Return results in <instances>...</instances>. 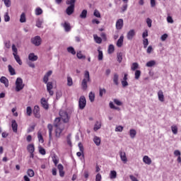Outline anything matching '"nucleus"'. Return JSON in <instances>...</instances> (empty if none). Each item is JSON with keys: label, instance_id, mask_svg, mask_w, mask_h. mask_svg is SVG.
<instances>
[{"label": "nucleus", "instance_id": "1", "mask_svg": "<svg viewBox=\"0 0 181 181\" xmlns=\"http://www.w3.org/2000/svg\"><path fill=\"white\" fill-rule=\"evenodd\" d=\"M59 114L60 117H57L54 121V127L57 128L55 130V136L57 138H60V135L64 129V124H67L70 121V115H71V113L64 110H60ZM60 118L62 119L63 122Z\"/></svg>", "mask_w": 181, "mask_h": 181}, {"label": "nucleus", "instance_id": "2", "mask_svg": "<svg viewBox=\"0 0 181 181\" xmlns=\"http://www.w3.org/2000/svg\"><path fill=\"white\" fill-rule=\"evenodd\" d=\"M76 2L77 0H66V5H69L66 9V13L70 16V15H73L74 13V8L76 6Z\"/></svg>", "mask_w": 181, "mask_h": 181}, {"label": "nucleus", "instance_id": "3", "mask_svg": "<svg viewBox=\"0 0 181 181\" xmlns=\"http://www.w3.org/2000/svg\"><path fill=\"white\" fill-rule=\"evenodd\" d=\"M90 80V72H88V71H86L84 74V78L81 83V87L83 90H87V83H88Z\"/></svg>", "mask_w": 181, "mask_h": 181}, {"label": "nucleus", "instance_id": "4", "mask_svg": "<svg viewBox=\"0 0 181 181\" xmlns=\"http://www.w3.org/2000/svg\"><path fill=\"white\" fill-rule=\"evenodd\" d=\"M23 87H25V85H23V80H22L21 78H17L16 81V91L19 93L21 90H23Z\"/></svg>", "mask_w": 181, "mask_h": 181}, {"label": "nucleus", "instance_id": "5", "mask_svg": "<svg viewBox=\"0 0 181 181\" xmlns=\"http://www.w3.org/2000/svg\"><path fill=\"white\" fill-rule=\"evenodd\" d=\"M86 104L87 101L86 100V97L81 96L78 101L79 110H84V108H86Z\"/></svg>", "mask_w": 181, "mask_h": 181}, {"label": "nucleus", "instance_id": "6", "mask_svg": "<svg viewBox=\"0 0 181 181\" xmlns=\"http://www.w3.org/2000/svg\"><path fill=\"white\" fill-rule=\"evenodd\" d=\"M31 43L35 46H40V45H42V38L40 36L37 35L31 38Z\"/></svg>", "mask_w": 181, "mask_h": 181}, {"label": "nucleus", "instance_id": "7", "mask_svg": "<svg viewBox=\"0 0 181 181\" xmlns=\"http://www.w3.org/2000/svg\"><path fill=\"white\" fill-rule=\"evenodd\" d=\"M124 26V20L122 18H119L116 22V28L118 30H120V29H122V27Z\"/></svg>", "mask_w": 181, "mask_h": 181}, {"label": "nucleus", "instance_id": "8", "mask_svg": "<svg viewBox=\"0 0 181 181\" xmlns=\"http://www.w3.org/2000/svg\"><path fill=\"white\" fill-rule=\"evenodd\" d=\"M33 114L36 118H40V109L39 106L35 105L33 110Z\"/></svg>", "mask_w": 181, "mask_h": 181}, {"label": "nucleus", "instance_id": "9", "mask_svg": "<svg viewBox=\"0 0 181 181\" xmlns=\"http://www.w3.org/2000/svg\"><path fill=\"white\" fill-rule=\"evenodd\" d=\"M40 103L44 110H49V103H47V100H46V98H42Z\"/></svg>", "mask_w": 181, "mask_h": 181}, {"label": "nucleus", "instance_id": "10", "mask_svg": "<svg viewBox=\"0 0 181 181\" xmlns=\"http://www.w3.org/2000/svg\"><path fill=\"white\" fill-rule=\"evenodd\" d=\"M63 26L65 32H70L71 30V25H70V23L64 22V23L61 24Z\"/></svg>", "mask_w": 181, "mask_h": 181}, {"label": "nucleus", "instance_id": "11", "mask_svg": "<svg viewBox=\"0 0 181 181\" xmlns=\"http://www.w3.org/2000/svg\"><path fill=\"white\" fill-rule=\"evenodd\" d=\"M134 36H135V30H131L127 33V37L128 40H132Z\"/></svg>", "mask_w": 181, "mask_h": 181}, {"label": "nucleus", "instance_id": "12", "mask_svg": "<svg viewBox=\"0 0 181 181\" xmlns=\"http://www.w3.org/2000/svg\"><path fill=\"white\" fill-rule=\"evenodd\" d=\"M119 155L121 160L124 162V163H127V162H128V159L127 158V154L125 152L120 151Z\"/></svg>", "mask_w": 181, "mask_h": 181}, {"label": "nucleus", "instance_id": "13", "mask_svg": "<svg viewBox=\"0 0 181 181\" xmlns=\"http://www.w3.org/2000/svg\"><path fill=\"white\" fill-rule=\"evenodd\" d=\"M0 82L4 84L5 87H9V81L5 76H1L0 78Z\"/></svg>", "mask_w": 181, "mask_h": 181}, {"label": "nucleus", "instance_id": "14", "mask_svg": "<svg viewBox=\"0 0 181 181\" xmlns=\"http://www.w3.org/2000/svg\"><path fill=\"white\" fill-rule=\"evenodd\" d=\"M11 128L14 132H18V123L16 120L13 119L11 121Z\"/></svg>", "mask_w": 181, "mask_h": 181}, {"label": "nucleus", "instance_id": "15", "mask_svg": "<svg viewBox=\"0 0 181 181\" xmlns=\"http://www.w3.org/2000/svg\"><path fill=\"white\" fill-rule=\"evenodd\" d=\"M158 97L159 101H160L161 103H163V101H165V95H163V91H162V90H160L158 92Z\"/></svg>", "mask_w": 181, "mask_h": 181}, {"label": "nucleus", "instance_id": "16", "mask_svg": "<svg viewBox=\"0 0 181 181\" xmlns=\"http://www.w3.org/2000/svg\"><path fill=\"white\" fill-rule=\"evenodd\" d=\"M38 57L37 55H35V53H30L28 55V59L30 62H36V60H37Z\"/></svg>", "mask_w": 181, "mask_h": 181}, {"label": "nucleus", "instance_id": "17", "mask_svg": "<svg viewBox=\"0 0 181 181\" xmlns=\"http://www.w3.org/2000/svg\"><path fill=\"white\" fill-rule=\"evenodd\" d=\"M143 162L146 163V165H151V163H152V160L148 156H144Z\"/></svg>", "mask_w": 181, "mask_h": 181}, {"label": "nucleus", "instance_id": "18", "mask_svg": "<svg viewBox=\"0 0 181 181\" xmlns=\"http://www.w3.org/2000/svg\"><path fill=\"white\" fill-rule=\"evenodd\" d=\"M119 79V75L118 74L115 73L113 76V83L115 84V86H118L119 84V82H118V80Z\"/></svg>", "mask_w": 181, "mask_h": 181}, {"label": "nucleus", "instance_id": "19", "mask_svg": "<svg viewBox=\"0 0 181 181\" xmlns=\"http://www.w3.org/2000/svg\"><path fill=\"white\" fill-rule=\"evenodd\" d=\"M124 43V36L121 35L119 40L117 42V47H122V45Z\"/></svg>", "mask_w": 181, "mask_h": 181}, {"label": "nucleus", "instance_id": "20", "mask_svg": "<svg viewBox=\"0 0 181 181\" xmlns=\"http://www.w3.org/2000/svg\"><path fill=\"white\" fill-rule=\"evenodd\" d=\"M47 128L49 130V141H52V132H53V125L52 124H49L47 125Z\"/></svg>", "mask_w": 181, "mask_h": 181}, {"label": "nucleus", "instance_id": "21", "mask_svg": "<svg viewBox=\"0 0 181 181\" xmlns=\"http://www.w3.org/2000/svg\"><path fill=\"white\" fill-rule=\"evenodd\" d=\"M27 150L28 151L29 153H33V152H35V145L29 144L27 146Z\"/></svg>", "mask_w": 181, "mask_h": 181}, {"label": "nucleus", "instance_id": "22", "mask_svg": "<svg viewBox=\"0 0 181 181\" xmlns=\"http://www.w3.org/2000/svg\"><path fill=\"white\" fill-rule=\"evenodd\" d=\"M13 56L14 57L15 60L20 64V66H22V60H21V57L18 54H13Z\"/></svg>", "mask_w": 181, "mask_h": 181}, {"label": "nucleus", "instance_id": "23", "mask_svg": "<svg viewBox=\"0 0 181 181\" xmlns=\"http://www.w3.org/2000/svg\"><path fill=\"white\" fill-rule=\"evenodd\" d=\"M93 142H95V144L97 146H100V145L101 144V139H100V137L95 136L93 139Z\"/></svg>", "mask_w": 181, "mask_h": 181}, {"label": "nucleus", "instance_id": "24", "mask_svg": "<svg viewBox=\"0 0 181 181\" xmlns=\"http://www.w3.org/2000/svg\"><path fill=\"white\" fill-rule=\"evenodd\" d=\"M76 57H78V59H79L80 60H85L86 55H83L81 51H79L76 53Z\"/></svg>", "mask_w": 181, "mask_h": 181}, {"label": "nucleus", "instance_id": "25", "mask_svg": "<svg viewBox=\"0 0 181 181\" xmlns=\"http://www.w3.org/2000/svg\"><path fill=\"white\" fill-rule=\"evenodd\" d=\"M156 64V61L155 60H151L148 62L146 64V67H153Z\"/></svg>", "mask_w": 181, "mask_h": 181}, {"label": "nucleus", "instance_id": "26", "mask_svg": "<svg viewBox=\"0 0 181 181\" xmlns=\"http://www.w3.org/2000/svg\"><path fill=\"white\" fill-rule=\"evenodd\" d=\"M94 40L96 43L98 45L101 44V42H103V40L101 37H98L97 35H93Z\"/></svg>", "mask_w": 181, "mask_h": 181}, {"label": "nucleus", "instance_id": "27", "mask_svg": "<svg viewBox=\"0 0 181 181\" xmlns=\"http://www.w3.org/2000/svg\"><path fill=\"white\" fill-rule=\"evenodd\" d=\"M129 135H130V138L134 139V138H135V136H136V129H130Z\"/></svg>", "mask_w": 181, "mask_h": 181}, {"label": "nucleus", "instance_id": "28", "mask_svg": "<svg viewBox=\"0 0 181 181\" xmlns=\"http://www.w3.org/2000/svg\"><path fill=\"white\" fill-rule=\"evenodd\" d=\"M8 71L11 76H15V74H16V72L15 71V69H13V67H12L11 65H8Z\"/></svg>", "mask_w": 181, "mask_h": 181}, {"label": "nucleus", "instance_id": "29", "mask_svg": "<svg viewBox=\"0 0 181 181\" xmlns=\"http://www.w3.org/2000/svg\"><path fill=\"white\" fill-rule=\"evenodd\" d=\"M20 22L21 23H25V22H26V15L25 14V13H22V14L21 15Z\"/></svg>", "mask_w": 181, "mask_h": 181}, {"label": "nucleus", "instance_id": "30", "mask_svg": "<svg viewBox=\"0 0 181 181\" xmlns=\"http://www.w3.org/2000/svg\"><path fill=\"white\" fill-rule=\"evenodd\" d=\"M89 100L90 103H94V100H95V94H94V93L90 92L89 93Z\"/></svg>", "mask_w": 181, "mask_h": 181}, {"label": "nucleus", "instance_id": "31", "mask_svg": "<svg viewBox=\"0 0 181 181\" xmlns=\"http://www.w3.org/2000/svg\"><path fill=\"white\" fill-rule=\"evenodd\" d=\"M42 24H43V19L38 18L36 21L37 28H42Z\"/></svg>", "mask_w": 181, "mask_h": 181}, {"label": "nucleus", "instance_id": "32", "mask_svg": "<svg viewBox=\"0 0 181 181\" xmlns=\"http://www.w3.org/2000/svg\"><path fill=\"white\" fill-rule=\"evenodd\" d=\"M80 18L81 19H86L87 18V10H83L81 13L80 14Z\"/></svg>", "mask_w": 181, "mask_h": 181}, {"label": "nucleus", "instance_id": "33", "mask_svg": "<svg viewBox=\"0 0 181 181\" xmlns=\"http://www.w3.org/2000/svg\"><path fill=\"white\" fill-rule=\"evenodd\" d=\"M68 53H71V54H76V50L74 49V47H69L67 48Z\"/></svg>", "mask_w": 181, "mask_h": 181}, {"label": "nucleus", "instance_id": "34", "mask_svg": "<svg viewBox=\"0 0 181 181\" xmlns=\"http://www.w3.org/2000/svg\"><path fill=\"white\" fill-rule=\"evenodd\" d=\"M101 128V122H97L93 127L94 131H98Z\"/></svg>", "mask_w": 181, "mask_h": 181}, {"label": "nucleus", "instance_id": "35", "mask_svg": "<svg viewBox=\"0 0 181 181\" xmlns=\"http://www.w3.org/2000/svg\"><path fill=\"white\" fill-rule=\"evenodd\" d=\"M27 175L30 177H33V176H35V171H33V170H32V169H28L27 171Z\"/></svg>", "mask_w": 181, "mask_h": 181}, {"label": "nucleus", "instance_id": "36", "mask_svg": "<svg viewBox=\"0 0 181 181\" xmlns=\"http://www.w3.org/2000/svg\"><path fill=\"white\" fill-rule=\"evenodd\" d=\"M67 86L71 87L73 86V78L70 76H67Z\"/></svg>", "mask_w": 181, "mask_h": 181}, {"label": "nucleus", "instance_id": "37", "mask_svg": "<svg viewBox=\"0 0 181 181\" xmlns=\"http://www.w3.org/2000/svg\"><path fill=\"white\" fill-rule=\"evenodd\" d=\"M135 79L136 80H139V78L141 77V71L140 70H136L135 74Z\"/></svg>", "mask_w": 181, "mask_h": 181}, {"label": "nucleus", "instance_id": "38", "mask_svg": "<svg viewBox=\"0 0 181 181\" xmlns=\"http://www.w3.org/2000/svg\"><path fill=\"white\" fill-rule=\"evenodd\" d=\"M42 13L43 10H42V8H40V7L35 9V15H37V16H39V15H42Z\"/></svg>", "mask_w": 181, "mask_h": 181}, {"label": "nucleus", "instance_id": "39", "mask_svg": "<svg viewBox=\"0 0 181 181\" xmlns=\"http://www.w3.org/2000/svg\"><path fill=\"white\" fill-rule=\"evenodd\" d=\"M98 59L100 62H101V60H103V51H101V50H100V49H98Z\"/></svg>", "mask_w": 181, "mask_h": 181}, {"label": "nucleus", "instance_id": "40", "mask_svg": "<svg viewBox=\"0 0 181 181\" xmlns=\"http://www.w3.org/2000/svg\"><path fill=\"white\" fill-rule=\"evenodd\" d=\"M117 177V171H110V179H115Z\"/></svg>", "mask_w": 181, "mask_h": 181}, {"label": "nucleus", "instance_id": "41", "mask_svg": "<svg viewBox=\"0 0 181 181\" xmlns=\"http://www.w3.org/2000/svg\"><path fill=\"white\" fill-rule=\"evenodd\" d=\"M52 162L54 163L55 166H57V163H59V158H57V156L54 155L52 157Z\"/></svg>", "mask_w": 181, "mask_h": 181}, {"label": "nucleus", "instance_id": "42", "mask_svg": "<svg viewBox=\"0 0 181 181\" xmlns=\"http://www.w3.org/2000/svg\"><path fill=\"white\" fill-rule=\"evenodd\" d=\"M2 1L4 3V5L5 6H6V8H10L11 5V0H2Z\"/></svg>", "mask_w": 181, "mask_h": 181}, {"label": "nucleus", "instance_id": "43", "mask_svg": "<svg viewBox=\"0 0 181 181\" xmlns=\"http://www.w3.org/2000/svg\"><path fill=\"white\" fill-rule=\"evenodd\" d=\"M37 138L39 142H41V144H43V142H45V140H43V136H42V133L38 132Z\"/></svg>", "mask_w": 181, "mask_h": 181}, {"label": "nucleus", "instance_id": "44", "mask_svg": "<svg viewBox=\"0 0 181 181\" xmlns=\"http://www.w3.org/2000/svg\"><path fill=\"white\" fill-rule=\"evenodd\" d=\"M143 45H144V49H146L148 47V45H149V41L148 40V38L144 39Z\"/></svg>", "mask_w": 181, "mask_h": 181}, {"label": "nucleus", "instance_id": "45", "mask_svg": "<svg viewBox=\"0 0 181 181\" xmlns=\"http://www.w3.org/2000/svg\"><path fill=\"white\" fill-rule=\"evenodd\" d=\"M46 84H47V90H49L53 88V82H48Z\"/></svg>", "mask_w": 181, "mask_h": 181}, {"label": "nucleus", "instance_id": "46", "mask_svg": "<svg viewBox=\"0 0 181 181\" xmlns=\"http://www.w3.org/2000/svg\"><path fill=\"white\" fill-rule=\"evenodd\" d=\"M171 131L174 135H176V134H177V126H172Z\"/></svg>", "mask_w": 181, "mask_h": 181}, {"label": "nucleus", "instance_id": "47", "mask_svg": "<svg viewBox=\"0 0 181 181\" xmlns=\"http://www.w3.org/2000/svg\"><path fill=\"white\" fill-rule=\"evenodd\" d=\"M114 45H109V47H108V53L109 54H111V53H114Z\"/></svg>", "mask_w": 181, "mask_h": 181}, {"label": "nucleus", "instance_id": "48", "mask_svg": "<svg viewBox=\"0 0 181 181\" xmlns=\"http://www.w3.org/2000/svg\"><path fill=\"white\" fill-rule=\"evenodd\" d=\"M93 15L95 16V18H101V13H100V11H98L97 9L94 11Z\"/></svg>", "mask_w": 181, "mask_h": 181}, {"label": "nucleus", "instance_id": "49", "mask_svg": "<svg viewBox=\"0 0 181 181\" xmlns=\"http://www.w3.org/2000/svg\"><path fill=\"white\" fill-rule=\"evenodd\" d=\"M26 112L28 117H30V115H32V107H30V106L27 107Z\"/></svg>", "mask_w": 181, "mask_h": 181}, {"label": "nucleus", "instance_id": "50", "mask_svg": "<svg viewBox=\"0 0 181 181\" xmlns=\"http://www.w3.org/2000/svg\"><path fill=\"white\" fill-rule=\"evenodd\" d=\"M139 66V65L138 64V63H136V62L133 63L132 66V70L133 71H135V70H136V69H138Z\"/></svg>", "mask_w": 181, "mask_h": 181}, {"label": "nucleus", "instance_id": "51", "mask_svg": "<svg viewBox=\"0 0 181 181\" xmlns=\"http://www.w3.org/2000/svg\"><path fill=\"white\" fill-rule=\"evenodd\" d=\"M117 62L121 63L122 62V53L119 52L117 53Z\"/></svg>", "mask_w": 181, "mask_h": 181}, {"label": "nucleus", "instance_id": "52", "mask_svg": "<svg viewBox=\"0 0 181 181\" xmlns=\"http://www.w3.org/2000/svg\"><path fill=\"white\" fill-rule=\"evenodd\" d=\"M107 90H105V88H100L99 90V95L100 97H103V94H105Z\"/></svg>", "mask_w": 181, "mask_h": 181}, {"label": "nucleus", "instance_id": "53", "mask_svg": "<svg viewBox=\"0 0 181 181\" xmlns=\"http://www.w3.org/2000/svg\"><path fill=\"white\" fill-rule=\"evenodd\" d=\"M128 9V3H125L122 7V13H124Z\"/></svg>", "mask_w": 181, "mask_h": 181}, {"label": "nucleus", "instance_id": "54", "mask_svg": "<svg viewBox=\"0 0 181 181\" xmlns=\"http://www.w3.org/2000/svg\"><path fill=\"white\" fill-rule=\"evenodd\" d=\"M4 21L6 22H9V21H11V17H9V14L8 13V12H6L4 15Z\"/></svg>", "mask_w": 181, "mask_h": 181}, {"label": "nucleus", "instance_id": "55", "mask_svg": "<svg viewBox=\"0 0 181 181\" xmlns=\"http://www.w3.org/2000/svg\"><path fill=\"white\" fill-rule=\"evenodd\" d=\"M115 131L116 132H122V131H124V127L122 126H117L115 128Z\"/></svg>", "mask_w": 181, "mask_h": 181}, {"label": "nucleus", "instance_id": "56", "mask_svg": "<svg viewBox=\"0 0 181 181\" xmlns=\"http://www.w3.org/2000/svg\"><path fill=\"white\" fill-rule=\"evenodd\" d=\"M11 47L12 51L13 52V54H18V48H16V46L14 44H13Z\"/></svg>", "mask_w": 181, "mask_h": 181}, {"label": "nucleus", "instance_id": "57", "mask_svg": "<svg viewBox=\"0 0 181 181\" xmlns=\"http://www.w3.org/2000/svg\"><path fill=\"white\" fill-rule=\"evenodd\" d=\"M4 46L6 49H11V41H5Z\"/></svg>", "mask_w": 181, "mask_h": 181}, {"label": "nucleus", "instance_id": "58", "mask_svg": "<svg viewBox=\"0 0 181 181\" xmlns=\"http://www.w3.org/2000/svg\"><path fill=\"white\" fill-rule=\"evenodd\" d=\"M146 23L149 28H152V20L149 18L146 19Z\"/></svg>", "mask_w": 181, "mask_h": 181}, {"label": "nucleus", "instance_id": "59", "mask_svg": "<svg viewBox=\"0 0 181 181\" xmlns=\"http://www.w3.org/2000/svg\"><path fill=\"white\" fill-rule=\"evenodd\" d=\"M39 152L41 155H46V150L42 147H40Z\"/></svg>", "mask_w": 181, "mask_h": 181}, {"label": "nucleus", "instance_id": "60", "mask_svg": "<svg viewBox=\"0 0 181 181\" xmlns=\"http://www.w3.org/2000/svg\"><path fill=\"white\" fill-rule=\"evenodd\" d=\"M114 103L116 105H122V102L119 101L118 99H114Z\"/></svg>", "mask_w": 181, "mask_h": 181}, {"label": "nucleus", "instance_id": "61", "mask_svg": "<svg viewBox=\"0 0 181 181\" xmlns=\"http://www.w3.org/2000/svg\"><path fill=\"white\" fill-rule=\"evenodd\" d=\"M35 125L30 127L28 129V133L29 134L30 132H33V131H35Z\"/></svg>", "mask_w": 181, "mask_h": 181}, {"label": "nucleus", "instance_id": "62", "mask_svg": "<svg viewBox=\"0 0 181 181\" xmlns=\"http://www.w3.org/2000/svg\"><path fill=\"white\" fill-rule=\"evenodd\" d=\"M161 40L163 42H165V40H166V39H168V34H163L161 37H160Z\"/></svg>", "mask_w": 181, "mask_h": 181}, {"label": "nucleus", "instance_id": "63", "mask_svg": "<svg viewBox=\"0 0 181 181\" xmlns=\"http://www.w3.org/2000/svg\"><path fill=\"white\" fill-rule=\"evenodd\" d=\"M95 181H101V174L98 173L96 175Z\"/></svg>", "mask_w": 181, "mask_h": 181}, {"label": "nucleus", "instance_id": "64", "mask_svg": "<svg viewBox=\"0 0 181 181\" xmlns=\"http://www.w3.org/2000/svg\"><path fill=\"white\" fill-rule=\"evenodd\" d=\"M174 155H175V156H180V155H181L180 151H179V150H175V151H174Z\"/></svg>", "mask_w": 181, "mask_h": 181}]
</instances>
